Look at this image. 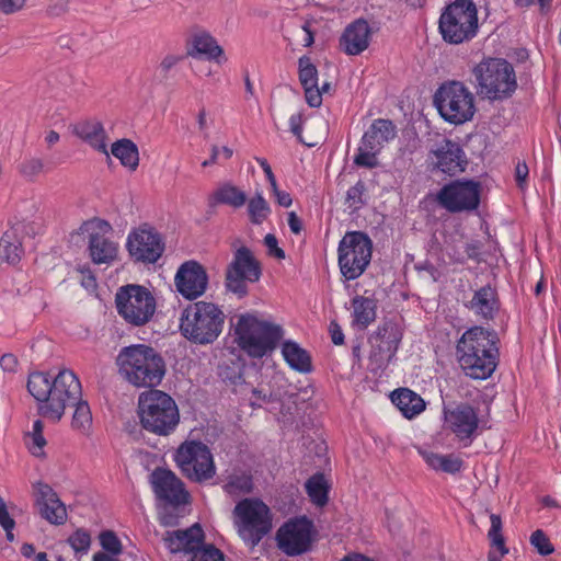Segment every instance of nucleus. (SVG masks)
<instances>
[{"instance_id": "9b49d317", "label": "nucleus", "mask_w": 561, "mask_h": 561, "mask_svg": "<svg viewBox=\"0 0 561 561\" xmlns=\"http://www.w3.org/2000/svg\"><path fill=\"white\" fill-rule=\"evenodd\" d=\"M241 538L252 547L257 545L272 528L268 506L259 499H243L233 510Z\"/></svg>"}, {"instance_id": "72a5a7b5", "label": "nucleus", "mask_w": 561, "mask_h": 561, "mask_svg": "<svg viewBox=\"0 0 561 561\" xmlns=\"http://www.w3.org/2000/svg\"><path fill=\"white\" fill-rule=\"evenodd\" d=\"M284 359L296 371L307 374L312 370L309 353L294 341H285L282 346Z\"/></svg>"}, {"instance_id": "c9c22d12", "label": "nucleus", "mask_w": 561, "mask_h": 561, "mask_svg": "<svg viewBox=\"0 0 561 561\" xmlns=\"http://www.w3.org/2000/svg\"><path fill=\"white\" fill-rule=\"evenodd\" d=\"M420 454L428 467L436 471L439 470L446 473L455 474L461 470L463 465L461 458L453 454L440 455L427 450H420Z\"/></svg>"}, {"instance_id": "6e6d98bb", "label": "nucleus", "mask_w": 561, "mask_h": 561, "mask_svg": "<svg viewBox=\"0 0 561 561\" xmlns=\"http://www.w3.org/2000/svg\"><path fill=\"white\" fill-rule=\"evenodd\" d=\"M32 444L28 445L31 454L35 457L42 458L45 456L44 447L46 439L44 435H31Z\"/></svg>"}, {"instance_id": "f3484780", "label": "nucleus", "mask_w": 561, "mask_h": 561, "mask_svg": "<svg viewBox=\"0 0 561 561\" xmlns=\"http://www.w3.org/2000/svg\"><path fill=\"white\" fill-rule=\"evenodd\" d=\"M112 230L111 225L101 219L84 221L80 231L89 233V255L94 264H112L118 255V244L105 237Z\"/></svg>"}, {"instance_id": "49530a36", "label": "nucleus", "mask_w": 561, "mask_h": 561, "mask_svg": "<svg viewBox=\"0 0 561 561\" xmlns=\"http://www.w3.org/2000/svg\"><path fill=\"white\" fill-rule=\"evenodd\" d=\"M379 152H380L379 150L369 149L363 142H360L358 152L354 158V163L357 167H362V168H368V169L376 168L379 164V161L377 158V154Z\"/></svg>"}, {"instance_id": "7c9ffc66", "label": "nucleus", "mask_w": 561, "mask_h": 561, "mask_svg": "<svg viewBox=\"0 0 561 561\" xmlns=\"http://www.w3.org/2000/svg\"><path fill=\"white\" fill-rule=\"evenodd\" d=\"M397 136L396 125L390 119H375L363 135L362 142L369 149L381 150L388 141Z\"/></svg>"}, {"instance_id": "cd10ccee", "label": "nucleus", "mask_w": 561, "mask_h": 561, "mask_svg": "<svg viewBox=\"0 0 561 561\" xmlns=\"http://www.w3.org/2000/svg\"><path fill=\"white\" fill-rule=\"evenodd\" d=\"M27 225L24 221L13 224L1 237L0 259L11 265L18 264L24 249L22 247L23 237L26 233Z\"/></svg>"}, {"instance_id": "8fccbe9b", "label": "nucleus", "mask_w": 561, "mask_h": 561, "mask_svg": "<svg viewBox=\"0 0 561 561\" xmlns=\"http://www.w3.org/2000/svg\"><path fill=\"white\" fill-rule=\"evenodd\" d=\"M100 545L105 552L113 556L122 553L123 547L119 538L112 530H104L99 535Z\"/></svg>"}, {"instance_id": "4be33fe9", "label": "nucleus", "mask_w": 561, "mask_h": 561, "mask_svg": "<svg viewBox=\"0 0 561 561\" xmlns=\"http://www.w3.org/2000/svg\"><path fill=\"white\" fill-rule=\"evenodd\" d=\"M151 484L156 496L173 506L187 503L188 494L182 481L170 470L158 468L151 473Z\"/></svg>"}, {"instance_id": "864d4df0", "label": "nucleus", "mask_w": 561, "mask_h": 561, "mask_svg": "<svg viewBox=\"0 0 561 561\" xmlns=\"http://www.w3.org/2000/svg\"><path fill=\"white\" fill-rule=\"evenodd\" d=\"M264 244L266 245L271 256H274L278 260L285 259V251L278 247L277 238L274 234L267 233L264 237Z\"/></svg>"}, {"instance_id": "69168bd1", "label": "nucleus", "mask_w": 561, "mask_h": 561, "mask_svg": "<svg viewBox=\"0 0 561 561\" xmlns=\"http://www.w3.org/2000/svg\"><path fill=\"white\" fill-rule=\"evenodd\" d=\"M330 334L331 340L335 345H342L344 342V334L342 332L341 327L335 322L332 321L330 323Z\"/></svg>"}, {"instance_id": "4c0bfd02", "label": "nucleus", "mask_w": 561, "mask_h": 561, "mask_svg": "<svg viewBox=\"0 0 561 561\" xmlns=\"http://www.w3.org/2000/svg\"><path fill=\"white\" fill-rule=\"evenodd\" d=\"M354 322L363 328L368 327L376 319V301L364 296H356L352 300Z\"/></svg>"}, {"instance_id": "e433bc0d", "label": "nucleus", "mask_w": 561, "mask_h": 561, "mask_svg": "<svg viewBox=\"0 0 561 561\" xmlns=\"http://www.w3.org/2000/svg\"><path fill=\"white\" fill-rule=\"evenodd\" d=\"M112 154L121 163L131 171H135L139 164V152L136 144L130 139L123 138L115 141L111 148Z\"/></svg>"}, {"instance_id": "2eb2a0df", "label": "nucleus", "mask_w": 561, "mask_h": 561, "mask_svg": "<svg viewBox=\"0 0 561 561\" xmlns=\"http://www.w3.org/2000/svg\"><path fill=\"white\" fill-rule=\"evenodd\" d=\"M481 184L473 180H455L436 194L437 203L449 213L471 211L480 205Z\"/></svg>"}, {"instance_id": "e2e57ef3", "label": "nucleus", "mask_w": 561, "mask_h": 561, "mask_svg": "<svg viewBox=\"0 0 561 561\" xmlns=\"http://www.w3.org/2000/svg\"><path fill=\"white\" fill-rule=\"evenodd\" d=\"M0 366L4 371L12 373L18 366V359L13 354H4L0 358Z\"/></svg>"}, {"instance_id": "a211bd4d", "label": "nucleus", "mask_w": 561, "mask_h": 561, "mask_svg": "<svg viewBox=\"0 0 561 561\" xmlns=\"http://www.w3.org/2000/svg\"><path fill=\"white\" fill-rule=\"evenodd\" d=\"M313 524L307 517L290 519L276 534L279 549L287 556H300L310 550Z\"/></svg>"}, {"instance_id": "58836bf2", "label": "nucleus", "mask_w": 561, "mask_h": 561, "mask_svg": "<svg viewBox=\"0 0 561 561\" xmlns=\"http://www.w3.org/2000/svg\"><path fill=\"white\" fill-rule=\"evenodd\" d=\"M248 216L253 225H261L271 214V207L267 201L263 197L262 193H256L248 201Z\"/></svg>"}, {"instance_id": "13d9d810", "label": "nucleus", "mask_w": 561, "mask_h": 561, "mask_svg": "<svg viewBox=\"0 0 561 561\" xmlns=\"http://www.w3.org/2000/svg\"><path fill=\"white\" fill-rule=\"evenodd\" d=\"M25 0H0V11L4 14H11L21 10Z\"/></svg>"}, {"instance_id": "3c124183", "label": "nucleus", "mask_w": 561, "mask_h": 561, "mask_svg": "<svg viewBox=\"0 0 561 561\" xmlns=\"http://www.w3.org/2000/svg\"><path fill=\"white\" fill-rule=\"evenodd\" d=\"M67 541L77 553H87L91 545V536L85 529L79 528Z\"/></svg>"}, {"instance_id": "b1692460", "label": "nucleus", "mask_w": 561, "mask_h": 561, "mask_svg": "<svg viewBox=\"0 0 561 561\" xmlns=\"http://www.w3.org/2000/svg\"><path fill=\"white\" fill-rule=\"evenodd\" d=\"M446 422L456 437L466 442V446L471 443L474 433L479 426V419L476 410L461 403L446 414Z\"/></svg>"}, {"instance_id": "412c9836", "label": "nucleus", "mask_w": 561, "mask_h": 561, "mask_svg": "<svg viewBox=\"0 0 561 561\" xmlns=\"http://www.w3.org/2000/svg\"><path fill=\"white\" fill-rule=\"evenodd\" d=\"M174 284L184 298L194 300L206 291L208 275L205 267L197 261H186L178 268Z\"/></svg>"}, {"instance_id": "bf43d9fd", "label": "nucleus", "mask_w": 561, "mask_h": 561, "mask_svg": "<svg viewBox=\"0 0 561 561\" xmlns=\"http://www.w3.org/2000/svg\"><path fill=\"white\" fill-rule=\"evenodd\" d=\"M0 525L2 526L3 529L4 528H14V526H15V522L10 516L8 508H7V504L2 497H0Z\"/></svg>"}, {"instance_id": "a878e982", "label": "nucleus", "mask_w": 561, "mask_h": 561, "mask_svg": "<svg viewBox=\"0 0 561 561\" xmlns=\"http://www.w3.org/2000/svg\"><path fill=\"white\" fill-rule=\"evenodd\" d=\"M186 55L192 58L203 57L219 65L227 60L222 47L206 31H197L191 35L186 45Z\"/></svg>"}, {"instance_id": "4468645a", "label": "nucleus", "mask_w": 561, "mask_h": 561, "mask_svg": "<svg viewBox=\"0 0 561 561\" xmlns=\"http://www.w3.org/2000/svg\"><path fill=\"white\" fill-rule=\"evenodd\" d=\"M262 275L261 263L247 247L239 248L226 270L225 286L239 298L248 295V283H256Z\"/></svg>"}, {"instance_id": "423d86ee", "label": "nucleus", "mask_w": 561, "mask_h": 561, "mask_svg": "<svg viewBox=\"0 0 561 561\" xmlns=\"http://www.w3.org/2000/svg\"><path fill=\"white\" fill-rule=\"evenodd\" d=\"M473 84L479 96L491 101L510 98L517 82L513 66L501 58L483 59L472 68Z\"/></svg>"}, {"instance_id": "2f4dec72", "label": "nucleus", "mask_w": 561, "mask_h": 561, "mask_svg": "<svg viewBox=\"0 0 561 561\" xmlns=\"http://www.w3.org/2000/svg\"><path fill=\"white\" fill-rule=\"evenodd\" d=\"M391 401L407 419L414 417L425 409L421 396L408 388L394 390L391 393Z\"/></svg>"}, {"instance_id": "37998d69", "label": "nucleus", "mask_w": 561, "mask_h": 561, "mask_svg": "<svg viewBox=\"0 0 561 561\" xmlns=\"http://www.w3.org/2000/svg\"><path fill=\"white\" fill-rule=\"evenodd\" d=\"M491 528L489 530L488 537L491 540L492 546L496 547L500 551L501 556H505L508 553V549L505 546V540L502 535V519L500 515L491 514Z\"/></svg>"}, {"instance_id": "dca6fc26", "label": "nucleus", "mask_w": 561, "mask_h": 561, "mask_svg": "<svg viewBox=\"0 0 561 561\" xmlns=\"http://www.w3.org/2000/svg\"><path fill=\"white\" fill-rule=\"evenodd\" d=\"M126 249L135 262L153 264L162 256L165 244L153 227L144 224L129 232Z\"/></svg>"}, {"instance_id": "0eeeda50", "label": "nucleus", "mask_w": 561, "mask_h": 561, "mask_svg": "<svg viewBox=\"0 0 561 561\" xmlns=\"http://www.w3.org/2000/svg\"><path fill=\"white\" fill-rule=\"evenodd\" d=\"M234 333L242 351L253 358H262L277 347L284 331L280 325L247 313L238 318Z\"/></svg>"}, {"instance_id": "c03bdc74", "label": "nucleus", "mask_w": 561, "mask_h": 561, "mask_svg": "<svg viewBox=\"0 0 561 561\" xmlns=\"http://www.w3.org/2000/svg\"><path fill=\"white\" fill-rule=\"evenodd\" d=\"M252 479L248 476L231 477L225 484V491L230 495L247 494L252 491Z\"/></svg>"}, {"instance_id": "052dcab7", "label": "nucleus", "mask_w": 561, "mask_h": 561, "mask_svg": "<svg viewBox=\"0 0 561 561\" xmlns=\"http://www.w3.org/2000/svg\"><path fill=\"white\" fill-rule=\"evenodd\" d=\"M256 162L261 165V168L263 169L265 175H266V179L271 185V188L272 190H276V186H277V182H276V179H275V175L272 171V168L271 165L268 164L267 160L264 159V158H255Z\"/></svg>"}, {"instance_id": "4d7b16f0", "label": "nucleus", "mask_w": 561, "mask_h": 561, "mask_svg": "<svg viewBox=\"0 0 561 561\" xmlns=\"http://www.w3.org/2000/svg\"><path fill=\"white\" fill-rule=\"evenodd\" d=\"M529 169L525 162H518L515 167V181L517 186L523 191L527 183Z\"/></svg>"}, {"instance_id": "774afa93", "label": "nucleus", "mask_w": 561, "mask_h": 561, "mask_svg": "<svg viewBox=\"0 0 561 561\" xmlns=\"http://www.w3.org/2000/svg\"><path fill=\"white\" fill-rule=\"evenodd\" d=\"M116 557L105 551H99L93 554L92 561H118Z\"/></svg>"}, {"instance_id": "5701e85b", "label": "nucleus", "mask_w": 561, "mask_h": 561, "mask_svg": "<svg viewBox=\"0 0 561 561\" xmlns=\"http://www.w3.org/2000/svg\"><path fill=\"white\" fill-rule=\"evenodd\" d=\"M34 488L39 515L53 525H64L67 520V510L57 493L43 482H37Z\"/></svg>"}, {"instance_id": "aec40b11", "label": "nucleus", "mask_w": 561, "mask_h": 561, "mask_svg": "<svg viewBox=\"0 0 561 561\" xmlns=\"http://www.w3.org/2000/svg\"><path fill=\"white\" fill-rule=\"evenodd\" d=\"M401 339L402 333L394 322L386 321L381 323L370 336L371 351L369 359L378 368L387 366L394 357Z\"/></svg>"}, {"instance_id": "1a4fd4ad", "label": "nucleus", "mask_w": 561, "mask_h": 561, "mask_svg": "<svg viewBox=\"0 0 561 561\" xmlns=\"http://www.w3.org/2000/svg\"><path fill=\"white\" fill-rule=\"evenodd\" d=\"M434 104L439 115L448 123L460 125L471 121L474 112V96L460 81L443 83L434 94Z\"/></svg>"}, {"instance_id": "9d476101", "label": "nucleus", "mask_w": 561, "mask_h": 561, "mask_svg": "<svg viewBox=\"0 0 561 561\" xmlns=\"http://www.w3.org/2000/svg\"><path fill=\"white\" fill-rule=\"evenodd\" d=\"M373 241L363 231L346 232L337 247V264L346 280L362 276L370 264Z\"/></svg>"}, {"instance_id": "c85d7f7f", "label": "nucleus", "mask_w": 561, "mask_h": 561, "mask_svg": "<svg viewBox=\"0 0 561 561\" xmlns=\"http://www.w3.org/2000/svg\"><path fill=\"white\" fill-rule=\"evenodd\" d=\"M299 81L305 90L306 102L311 107H319L322 99L318 91V69L308 56L298 59Z\"/></svg>"}, {"instance_id": "0e129e2a", "label": "nucleus", "mask_w": 561, "mask_h": 561, "mask_svg": "<svg viewBox=\"0 0 561 561\" xmlns=\"http://www.w3.org/2000/svg\"><path fill=\"white\" fill-rule=\"evenodd\" d=\"M288 226L290 231L295 234H299L304 229L302 221L295 211L288 213Z\"/></svg>"}, {"instance_id": "f8f14e48", "label": "nucleus", "mask_w": 561, "mask_h": 561, "mask_svg": "<svg viewBox=\"0 0 561 561\" xmlns=\"http://www.w3.org/2000/svg\"><path fill=\"white\" fill-rule=\"evenodd\" d=\"M117 312L131 325L148 323L156 311V299L144 286H122L115 296Z\"/></svg>"}, {"instance_id": "bb28decb", "label": "nucleus", "mask_w": 561, "mask_h": 561, "mask_svg": "<svg viewBox=\"0 0 561 561\" xmlns=\"http://www.w3.org/2000/svg\"><path fill=\"white\" fill-rule=\"evenodd\" d=\"M370 27L366 20L357 19L348 24L340 37V48L346 55L356 56L369 46Z\"/></svg>"}, {"instance_id": "ddd939ff", "label": "nucleus", "mask_w": 561, "mask_h": 561, "mask_svg": "<svg viewBox=\"0 0 561 561\" xmlns=\"http://www.w3.org/2000/svg\"><path fill=\"white\" fill-rule=\"evenodd\" d=\"M175 462L183 476L194 482L209 480L216 473L210 449L202 442H184L176 450Z\"/></svg>"}, {"instance_id": "ea45409f", "label": "nucleus", "mask_w": 561, "mask_h": 561, "mask_svg": "<svg viewBox=\"0 0 561 561\" xmlns=\"http://www.w3.org/2000/svg\"><path fill=\"white\" fill-rule=\"evenodd\" d=\"M72 407H75L71 421L72 428L87 434L92 426V413L89 403L80 398Z\"/></svg>"}, {"instance_id": "f03ea898", "label": "nucleus", "mask_w": 561, "mask_h": 561, "mask_svg": "<svg viewBox=\"0 0 561 561\" xmlns=\"http://www.w3.org/2000/svg\"><path fill=\"white\" fill-rule=\"evenodd\" d=\"M496 332L482 327L468 329L457 343V356L465 374L484 380L494 373L499 360Z\"/></svg>"}, {"instance_id": "393cba45", "label": "nucleus", "mask_w": 561, "mask_h": 561, "mask_svg": "<svg viewBox=\"0 0 561 561\" xmlns=\"http://www.w3.org/2000/svg\"><path fill=\"white\" fill-rule=\"evenodd\" d=\"M205 534L202 526L195 523L186 529L167 531L163 536V542L171 553H193L204 543Z\"/></svg>"}, {"instance_id": "79ce46f5", "label": "nucleus", "mask_w": 561, "mask_h": 561, "mask_svg": "<svg viewBox=\"0 0 561 561\" xmlns=\"http://www.w3.org/2000/svg\"><path fill=\"white\" fill-rule=\"evenodd\" d=\"M44 171V160L37 157H26L18 165L19 174L28 182H35Z\"/></svg>"}, {"instance_id": "7ed1b4c3", "label": "nucleus", "mask_w": 561, "mask_h": 561, "mask_svg": "<svg viewBox=\"0 0 561 561\" xmlns=\"http://www.w3.org/2000/svg\"><path fill=\"white\" fill-rule=\"evenodd\" d=\"M116 365L121 377L137 388L154 389L167 373V364L156 348L147 344H133L123 347Z\"/></svg>"}, {"instance_id": "5fc2aeb1", "label": "nucleus", "mask_w": 561, "mask_h": 561, "mask_svg": "<svg viewBox=\"0 0 561 561\" xmlns=\"http://www.w3.org/2000/svg\"><path fill=\"white\" fill-rule=\"evenodd\" d=\"M183 60V56L179 55H167L159 64V71L163 78L168 77L169 71L175 67L180 61Z\"/></svg>"}, {"instance_id": "09e8293b", "label": "nucleus", "mask_w": 561, "mask_h": 561, "mask_svg": "<svg viewBox=\"0 0 561 561\" xmlns=\"http://www.w3.org/2000/svg\"><path fill=\"white\" fill-rule=\"evenodd\" d=\"M529 541L540 556H549L554 551V547L549 537L541 529L535 530L530 535Z\"/></svg>"}, {"instance_id": "f257e3e1", "label": "nucleus", "mask_w": 561, "mask_h": 561, "mask_svg": "<svg viewBox=\"0 0 561 561\" xmlns=\"http://www.w3.org/2000/svg\"><path fill=\"white\" fill-rule=\"evenodd\" d=\"M27 390L38 402V414L53 422H59L66 408L82 397L81 382L70 369H61L54 379L42 371L31 373Z\"/></svg>"}, {"instance_id": "39448f33", "label": "nucleus", "mask_w": 561, "mask_h": 561, "mask_svg": "<svg viewBox=\"0 0 561 561\" xmlns=\"http://www.w3.org/2000/svg\"><path fill=\"white\" fill-rule=\"evenodd\" d=\"M138 415L141 427L158 436H169L180 423V412L174 399L157 389L139 396Z\"/></svg>"}, {"instance_id": "c756f323", "label": "nucleus", "mask_w": 561, "mask_h": 561, "mask_svg": "<svg viewBox=\"0 0 561 561\" xmlns=\"http://www.w3.org/2000/svg\"><path fill=\"white\" fill-rule=\"evenodd\" d=\"M466 307L485 320H492L499 311L500 304L495 288L485 285L474 291Z\"/></svg>"}, {"instance_id": "de8ad7c7", "label": "nucleus", "mask_w": 561, "mask_h": 561, "mask_svg": "<svg viewBox=\"0 0 561 561\" xmlns=\"http://www.w3.org/2000/svg\"><path fill=\"white\" fill-rule=\"evenodd\" d=\"M190 561H225V556L214 545L203 543L192 553Z\"/></svg>"}, {"instance_id": "20e7f679", "label": "nucleus", "mask_w": 561, "mask_h": 561, "mask_svg": "<svg viewBox=\"0 0 561 561\" xmlns=\"http://www.w3.org/2000/svg\"><path fill=\"white\" fill-rule=\"evenodd\" d=\"M225 318L219 306L204 300L196 301L183 309L180 332L194 344H211L221 334Z\"/></svg>"}, {"instance_id": "a18cd8bd", "label": "nucleus", "mask_w": 561, "mask_h": 561, "mask_svg": "<svg viewBox=\"0 0 561 561\" xmlns=\"http://www.w3.org/2000/svg\"><path fill=\"white\" fill-rule=\"evenodd\" d=\"M366 185L363 181H358L354 186L350 187L346 192L345 204L352 211L358 210L365 205L364 194Z\"/></svg>"}, {"instance_id": "a19ab883", "label": "nucleus", "mask_w": 561, "mask_h": 561, "mask_svg": "<svg viewBox=\"0 0 561 561\" xmlns=\"http://www.w3.org/2000/svg\"><path fill=\"white\" fill-rule=\"evenodd\" d=\"M306 490L311 501L323 506L328 502V485L323 473H316L306 482Z\"/></svg>"}, {"instance_id": "6ab92c4d", "label": "nucleus", "mask_w": 561, "mask_h": 561, "mask_svg": "<svg viewBox=\"0 0 561 561\" xmlns=\"http://www.w3.org/2000/svg\"><path fill=\"white\" fill-rule=\"evenodd\" d=\"M428 165L432 171H439L449 176H455L466 170L468 159L457 141L443 138L436 144L435 148L430 150Z\"/></svg>"}, {"instance_id": "f704fd0d", "label": "nucleus", "mask_w": 561, "mask_h": 561, "mask_svg": "<svg viewBox=\"0 0 561 561\" xmlns=\"http://www.w3.org/2000/svg\"><path fill=\"white\" fill-rule=\"evenodd\" d=\"M248 201L244 191L230 182L220 184L210 196V204L228 205L232 208H241Z\"/></svg>"}, {"instance_id": "680f3d73", "label": "nucleus", "mask_w": 561, "mask_h": 561, "mask_svg": "<svg viewBox=\"0 0 561 561\" xmlns=\"http://www.w3.org/2000/svg\"><path fill=\"white\" fill-rule=\"evenodd\" d=\"M301 125H302V116L301 114H294L290 116L289 118V126H290V130L291 133L301 141V142H305L301 138V131H302V128H301Z\"/></svg>"}, {"instance_id": "6e6552de", "label": "nucleus", "mask_w": 561, "mask_h": 561, "mask_svg": "<svg viewBox=\"0 0 561 561\" xmlns=\"http://www.w3.org/2000/svg\"><path fill=\"white\" fill-rule=\"evenodd\" d=\"M479 28L478 9L472 0H455L442 11L438 30L443 39L453 45L470 42Z\"/></svg>"}, {"instance_id": "338daca9", "label": "nucleus", "mask_w": 561, "mask_h": 561, "mask_svg": "<svg viewBox=\"0 0 561 561\" xmlns=\"http://www.w3.org/2000/svg\"><path fill=\"white\" fill-rule=\"evenodd\" d=\"M275 197H276V201L277 203L283 206V207H289L293 203V199L289 195V193L285 192V191H280L278 188V186H276V190H272Z\"/></svg>"}, {"instance_id": "473e14b6", "label": "nucleus", "mask_w": 561, "mask_h": 561, "mask_svg": "<svg viewBox=\"0 0 561 561\" xmlns=\"http://www.w3.org/2000/svg\"><path fill=\"white\" fill-rule=\"evenodd\" d=\"M76 135L83 141L88 142L95 150L105 153L108 157L105 144L106 134L101 122L90 121L83 122L76 126Z\"/></svg>"}, {"instance_id": "603ef678", "label": "nucleus", "mask_w": 561, "mask_h": 561, "mask_svg": "<svg viewBox=\"0 0 561 561\" xmlns=\"http://www.w3.org/2000/svg\"><path fill=\"white\" fill-rule=\"evenodd\" d=\"M70 0H49L46 7V14L51 18H58L69 11Z\"/></svg>"}]
</instances>
